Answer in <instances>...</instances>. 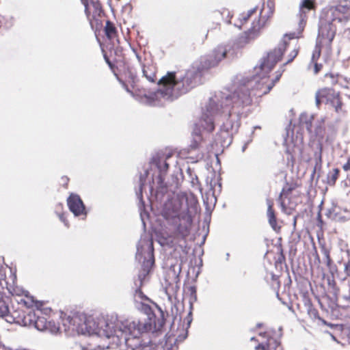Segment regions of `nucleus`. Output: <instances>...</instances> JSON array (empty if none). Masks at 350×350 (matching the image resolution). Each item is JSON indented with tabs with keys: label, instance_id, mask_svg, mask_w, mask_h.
Segmentation results:
<instances>
[{
	"label": "nucleus",
	"instance_id": "8fccbe9b",
	"mask_svg": "<svg viewBox=\"0 0 350 350\" xmlns=\"http://www.w3.org/2000/svg\"><path fill=\"white\" fill-rule=\"evenodd\" d=\"M122 84H123V85H124V87L125 90H126L128 92H129V93H131V94H133L132 92L129 89L128 86H127V85H126L124 82H122Z\"/></svg>",
	"mask_w": 350,
	"mask_h": 350
},
{
	"label": "nucleus",
	"instance_id": "cd10ccee",
	"mask_svg": "<svg viewBox=\"0 0 350 350\" xmlns=\"http://www.w3.org/2000/svg\"><path fill=\"white\" fill-rule=\"evenodd\" d=\"M318 39L319 40V44H317L315 49L312 53L311 61L312 62H317L318 59L319 58L321 55V44L322 43H324L325 44H327L329 46L328 44H327L324 39L319 37V35L318 36Z\"/></svg>",
	"mask_w": 350,
	"mask_h": 350
},
{
	"label": "nucleus",
	"instance_id": "2eb2a0df",
	"mask_svg": "<svg viewBox=\"0 0 350 350\" xmlns=\"http://www.w3.org/2000/svg\"><path fill=\"white\" fill-rule=\"evenodd\" d=\"M202 75L198 72L196 68L195 70H188L185 75L180 79V84L182 83L181 93H186L191 88L195 87L200 81Z\"/></svg>",
	"mask_w": 350,
	"mask_h": 350
},
{
	"label": "nucleus",
	"instance_id": "aec40b11",
	"mask_svg": "<svg viewBox=\"0 0 350 350\" xmlns=\"http://www.w3.org/2000/svg\"><path fill=\"white\" fill-rule=\"evenodd\" d=\"M258 16H260V14H258V8L255 7L246 12L240 14L238 16L237 21L234 23V25L241 29L247 22L251 21L252 23L254 21H257Z\"/></svg>",
	"mask_w": 350,
	"mask_h": 350
},
{
	"label": "nucleus",
	"instance_id": "5701e85b",
	"mask_svg": "<svg viewBox=\"0 0 350 350\" xmlns=\"http://www.w3.org/2000/svg\"><path fill=\"white\" fill-rule=\"evenodd\" d=\"M142 73L143 77H144L149 82L156 83L157 81V67L156 64L152 62H148L143 64Z\"/></svg>",
	"mask_w": 350,
	"mask_h": 350
},
{
	"label": "nucleus",
	"instance_id": "f704fd0d",
	"mask_svg": "<svg viewBox=\"0 0 350 350\" xmlns=\"http://www.w3.org/2000/svg\"><path fill=\"white\" fill-rule=\"evenodd\" d=\"M325 80L329 79V83L331 85H334L338 82V75H334L333 73H327L324 76Z\"/></svg>",
	"mask_w": 350,
	"mask_h": 350
},
{
	"label": "nucleus",
	"instance_id": "864d4df0",
	"mask_svg": "<svg viewBox=\"0 0 350 350\" xmlns=\"http://www.w3.org/2000/svg\"><path fill=\"white\" fill-rule=\"evenodd\" d=\"M170 157H171V155H170V154H167V155L166 156V159H168Z\"/></svg>",
	"mask_w": 350,
	"mask_h": 350
},
{
	"label": "nucleus",
	"instance_id": "f3484780",
	"mask_svg": "<svg viewBox=\"0 0 350 350\" xmlns=\"http://www.w3.org/2000/svg\"><path fill=\"white\" fill-rule=\"evenodd\" d=\"M215 106V102L211 100L206 107V112L203 113L200 119L201 126L208 132H213L215 129L213 115L217 112Z\"/></svg>",
	"mask_w": 350,
	"mask_h": 350
},
{
	"label": "nucleus",
	"instance_id": "393cba45",
	"mask_svg": "<svg viewBox=\"0 0 350 350\" xmlns=\"http://www.w3.org/2000/svg\"><path fill=\"white\" fill-rule=\"evenodd\" d=\"M267 205H268V208H267V214L269 224H270V226H271V228H273V230L274 231H275L276 232H280L281 230V226L278 225V223H277V218H276L275 210L273 208V201L268 200Z\"/></svg>",
	"mask_w": 350,
	"mask_h": 350
},
{
	"label": "nucleus",
	"instance_id": "473e14b6",
	"mask_svg": "<svg viewBox=\"0 0 350 350\" xmlns=\"http://www.w3.org/2000/svg\"><path fill=\"white\" fill-rule=\"evenodd\" d=\"M202 141L203 138L201 135H196L189 146V148L193 150L199 148Z\"/></svg>",
	"mask_w": 350,
	"mask_h": 350
},
{
	"label": "nucleus",
	"instance_id": "7ed1b4c3",
	"mask_svg": "<svg viewBox=\"0 0 350 350\" xmlns=\"http://www.w3.org/2000/svg\"><path fill=\"white\" fill-rule=\"evenodd\" d=\"M191 206L187 208L186 212H183L173 219L174 230L170 234L163 232L159 236V243L162 245L170 247H182L180 243L186 242L187 237L189 235L193 219L190 213V208L196 209L198 201L192 198L190 200Z\"/></svg>",
	"mask_w": 350,
	"mask_h": 350
},
{
	"label": "nucleus",
	"instance_id": "4c0bfd02",
	"mask_svg": "<svg viewBox=\"0 0 350 350\" xmlns=\"http://www.w3.org/2000/svg\"><path fill=\"white\" fill-rule=\"evenodd\" d=\"M157 166L161 174H165L169 168V164L166 162V161H164L163 165H161L159 162L157 163Z\"/></svg>",
	"mask_w": 350,
	"mask_h": 350
},
{
	"label": "nucleus",
	"instance_id": "f03ea898",
	"mask_svg": "<svg viewBox=\"0 0 350 350\" xmlns=\"http://www.w3.org/2000/svg\"><path fill=\"white\" fill-rule=\"evenodd\" d=\"M350 22V0H342L323 13L319 21V37L331 45L337 27H344ZM350 38V28L345 30Z\"/></svg>",
	"mask_w": 350,
	"mask_h": 350
},
{
	"label": "nucleus",
	"instance_id": "a878e982",
	"mask_svg": "<svg viewBox=\"0 0 350 350\" xmlns=\"http://www.w3.org/2000/svg\"><path fill=\"white\" fill-rule=\"evenodd\" d=\"M62 321L64 322V325L68 327V329H70L72 326V329L74 327L77 326L79 320V316L77 314L74 313L72 315L64 314V317H62Z\"/></svg>",
	"mask_w": 350,
	"mask_h": 350
},
{
	"label": "nucleus",
	"instance_id": "ea45409f",
	"mask_svg": "<svg viewBox=\"0 0 350 350\" xmlns=\"http://www.w3.org/2000/svg\"><path fill=\"white\" fill-rule=\"evenodd\" d=\"M104 58H105V62H107V64L109 65V68L112 70V72L115 74V75L116 77H118V75L116 73V66L110 61V59H109V57H107V55L106 54H104Z\"/></svg>",
	"mask_w": 350,
	"mask_h": 350
},
{
	"label": "nucleus",
	"instance_id": "4be33fe9",
	"mask_svg": "<svg viewBox=\"0 0 350 350\" xmlns=\"http://www.w3.org/2000/svg\"><path fill=\"white\" fill-rule=\"evenodd\" d=\"M259 335L267 338V341L259 343L255 347V350H277L280 347V342L275 338L269 336L267 332L260 333Z\"/></svg>",
	"mask_w": 350,
	"mask_h": 350
},
{
	"label": "nucleus",
	"instance_id": "ddd939ff",
	"mask_svg": "<svg viewBox=\"0 0 350 350\" xmlns=\"http://www.w3.org/2000/svg\"><path fill=\"white\" fill-rule=\"evenodd\" d=\"M31 322L27 326H33L39 331H48L52 334H57L59 327L54 322L47 321L44 317L39 316L34 312V318H31Z\"/></svg>",
	"mask_w": 350,
	"mask_h": 350
},
{
	"label": "nucleus",
	"instance_id": "c756f323",
	"mask_svg": "<svg viewBox=\"0 0 350 350\" xmlns=\"http://www.w3.org/2000/svg\"><path fill=\"white\" fill-rule=\"evenodd\" d=\"M312 117H308L307 116H302L300 120V123L302 126L305 127L309 133H312Z\"/></svg>",
	"mask_w": 350,
	"mask_h": 350
},
{
	"label": "nucleus",
	"instance_id": "a18cd8bd",
	"mask_svg": "<svg viewBox=\"0 0 350 350\" xmlns=\"http://www.w3.org/2000/svg\"><path fill=\"white\" fill-rule=\"evenodd\" d=\"M61 180L62 181V184H63L64 187L65 188H67L68 182H69V178L67 176H62L61 178Z\"/></svg>",
	"mask_w": 350,
	"mask_h": 350
},
{
	"label": "nucleus",
	"instance_id": "3c124183",
	"mask_svg": "<svg viewBox=\"0 0 350 350\" xmlns=\"http://www.w3.org/2000/svg\"><path fill=\"white\" fill-rule=\"evenodd\" d=\"M228 123H229V124H230V127L232 128V124H231V123H230V121H228H228L226 122V125H228Z\"/></svg>",
	"mask_w": 350,
	"mask_h": 350
},
{
	"label": "nucleus",
	"instance_id": "72a5a7b5",
	"mask_svg": "<svg viewBox=\"0 0 350 350\" xmlns=\"http://www.w3.org/2000/svg\"><path fill=\"white\" fill-rule=\"evenodd\" d=\"M8 312L9 307L8 304L2 298H0V317L5 318Z\"/></svg>",
	"mask_w": 350,
	"mask_h": 350
},
{
	"label": "nucleus",
	"instance_id": "a19ab883",
	"mask_svg": "<svg viewBox=\"0 0 350 350\" xmlns=\"http://www.w3.org/2000/svg\"><path fill=\"white\" fill-rule=\"evenodd\" d=\"M342 168L345 172H350V156L348 157L347 162L343 164Z\"/></svg>",
	"mask_w": 350,
	"mask_h": 350
},
{
	"label": "nucleus",
	"instance_id": "1a4fd4ad",
	"mask_svg": "<svg viewBox=\"0 0 350 350\" xmlns=\"http://www.w3.org/2000/svg\"><path fill=\"white\" fill-rule=\"evenodd\" d=\"M157 82L160 88L155 92L156 96L169 98L173 96L174 88L180 90V80L177 79L176 72H167Z\"/></svg>",
	"mask_w": 350,
	"mask_h": 350
},
{
	"label": "nucleus",
	"instance_id": "6ab92c4d",
	"mask_svg": "<svg viewBox=\"0 0 350 350\" xmlns=\"http://www.w3.org/2000/svg\"><path fill=\"white\" fill-rule=\"evenodd\" d=\"M67 204L70 211L75 215H85L86 211L80 196L71 193L67 199Z\"/></svg>",
	"mask_w": 350,
	"mask_h": 350
},
{
	"label": "nucleus",
	"instance_id": "603ef678",
	"mask_svg": "<svg viewBox=\"0 0 350 350\" xmlns=\"http://www.w3.org/2000/svg\"><path fill=\"white\" fill-rule=\"evenodd\" d=\"M58 206H59V208H60L61 209L63 208V205H62V204H59Z\"/></svg>",
	"mask_w": 350,
	"mask_h": 350
},
{
	"label": "nucleus",
	"instance_id": "49530a36",
	"mask_svg": "<svg viewBox=\"0 0 350 350\" xmlns=\"http://www.w3.org/2000/svg\"><path fill=\"white\" fill-rule=\"evenodd\" d=\"M5 22H6L5 18L3 16H2L1 14H0V29L5 23Z\"/></svg>",
	"mask_w": 350,
	"mask_h": 350
},
{
	"label": "nucleus",
	"instance_id": "bb28decb",
	"mask_svg": "<svg viewBox=\"0 0 350 350\" xmlns=\"http://www.w3.org/2000/svg\"><path fill=\"white\" fill-rule=\"evenodd\" d=\"M9 275L7 276L6 268L0 265V293H5V288H8Z\"/></svg>",
	"mask_w": 350,
	"mask_h": 350
},
{
	"label": "nucleus",
	"instance_id": "de8ad7c7",
	"mask_svg": "<svg viewBox=\"0 0 350 350\" xmlns=\"http://www.w3.org/2000/svg\"><path fill=\"white\" fill-rule=\"evenodd\" d=\"M59 217L60 220H61L62 221H63V222H64L66 226H68V224H67V222H66V218H65V217H64V215L63 213H62V214H60V215H59Z\"/></svg>",
	"mask_w": 350,
	"mask_h": 350
},
{
	"label": "nucleus",
	"instance_id": "e433bc0d",
	"mask_svg": "<svg viewBox=\"0 0 350 350\" xmlns=\"http://www.w3.org/2000/svg\"><path fill=\"white\" fill-rule=\"evenodd\" d=\"M303 31H300V27H298V31L296 33V32H292V33H286L285 34L284 36V38H288L289 40H292V39H295V38H299V37H301V33H302Z\"/></svg>",
	"mask_w": 350,
	"mask_h": 350
},
{
	"label": "nucleus",
	"instance_id": "423d86ee",
	"mask_svg": "<svg viewBox=\"0 0 350 350\" xmlns=\"http://www.w3.org/2000/svg\"><path fill=\"white\" fill-rule=\"evenodd\" d=\"M228 50L224 46H219L213 49L210 53L202 57L196 68L202 75L212 68L218 66L219 62L226 57Z\"/></svg>",
	"mask_w": 350,
	"mask_h": 350
},
{
	"label": "nucleus",
	"instance_id": "20e7f679",
	"mask_svg": "<svg viewBox=\"0 0 350 350\" xmlns=\"http://www.w3.org/2000/svg\"><path fill=\"white\" fill-rule=\"evenodd\" d=\"M275 12V4L273 1L269 0L267 5H263L260 11H258V14L260 16L258 17L257 21H254L252 27L248 31L245 32V42L255 39L258 35L260 30L266 26L272 18Z\"/></svg>",
	"mask_w": 350,
	"mask_h": 350
},
{
	"label": "nucleus",
	"instance_id": "b1692460",
	"mask_svg": "<svg viewBox=\"0 0 350 350\" xmlns=\"http://www.w3.org/2000/svg\"><path fill=\"white\" fill-rule=\"evenodd\" d=\"M105 35L108 40L111 43L119 42L118 40V31L116 23L107 20L103 29Z\"/></svg>",
	"mask_w": 350,
	"mask_h": 350
},
{
	"label": "nucleus",
	"instance_id": "9d476101",
	"mask_svg": "<svg viewBox=\"0 0 350 350\" xmlns=\"http://www.w3.org/2000/svg\"><path fill=\"white\" fill-rule=\"evenodd\" d=\"M165 323L164 314L161 311L160 317L157 318L154 314L152 317L144 318V319L133 321V327L137 329L139 333L152 332H156L160 331Z\"/></svg>",
	"mask_w": 350,
	"mask_h": 350
},
{
	"label": "nucleus",
	"instance_id": "412c9836",
	"mask_svg": "<svg viewBox=\"0 0 350 350\" xmlns=\"http://www.w3.org/2000/svg\"><path fill=\"white\" fill-rule=\"evenodd\" d=\"M16 301L18 306L26 308H36L40 310L43 305L41 301L36 300L34 297L31 295L27 291L26 293L23 295L19 299H16Z\"/></svg>",
	"mask_w": 350,
	"mask_h": 350
},
{
	"label": "nucleus",
	"instance_id": "2f4dec72",
	"mask_svg": "<svg viewBox=\"0 0 350 350\" xmlns=\"http://www.w3.org/2000/svg\"><path fill=\"white\" fill-rule=\"evenodd\" d=\"M307 303H308V313L309 314V316L314 319H319V312L318 310L313 306L311 301L309 299H307Z\"/></svg>",
	"mask_w": 350,
	"mask_h": 350
},
{
	"label": "nucleus",
	"instance_id": "c03bdc74",
	"mask_svg": "<svg viewBox=\"0 0 350 350\" xmlns=\"http://www.w3.org/2000/svg\"><path fill=\"white\" fill-rule=\"evenodd\" d=\"M345 272L347 276H350V260L345 264Z\"/></svg>",
	"mask_w": 350,
	"mask_h": 350
},
{
	"label": "nucleus",
	"instance_id": "7c9ffc66",
	"mask_svg": "<svg viewBox=\"0 0 350 350\" xmlns=\"http://www.w3.org/2000/svg\"><path fill=\"white\" fill-rule=\"evenodd\" d=\"M299 49H300L299 46L295 47L293 49V50L292 51H291V53L288 54V60L286 61V62L283 64L280 68H282L285 70V68H284L285 66L291 63L294 60V59L298 55Z\"/></svg>",
	"mask_w": 350,
	"mask_h": 350
},
{
	"label": "nucleus",
	"instance_id": "09e8293b",
	"mask_svg": "<svg viewBox=\"0 0 350 350\" xmlns=\"http://www.w3.org/2000/svg\"><path fill=\"white\" fill-rule=\"evenodd\" d=\"M229 135V133H228V127L226 129V131H224V130H221V135Z\"/></svg>",
	"mask_w": 350,
	"mask_h": 350
},
{
	"label": "nucleus",
	"instance_id": "f8f14e48",
	"mask_svg": "<svg viewBox=\"0 0 350 350\" xmlns=\"http://www.w3.org/2000/svg\"><path fill=\"white\" fill-rule=\"evenodd\" d=\"M34 318V312H25L19 307L9 310V312L5 317V319L10 323H16L22 326H27L31 322V319Z\"/></svg>",
	"mask_w": 350,
	"mask_h": 350
},
{
	"label": "nucleus",
	"instance_id": "9b49d317",
	"mask_svg": "<svg viewBox=\"0 0 350 350\" xmlns=\"http://www.w3.org/2000/svg\"><path fill=\"white\" fill-rule=\"evenodd\" d=\"M249 86V84L241 85L230 95L232 108L243 109L251 105L252 98Z\"/></svg>",
	"mask_w": 350,
	"mask_h": 350
},
{
	"label": "nucleus",
	"instance_id": "4468645a",
	"mask_svg": "<svg viewBox=\"0 0 350 350\" xmlns=\"http://www.w3.org/2000/svg\"><path fill=\"white\" fill-rule=\"evenodd\" d=\"M154 264V258L152 252L148 260H144L138 271L137 279L135 280V285L142 287L144 282L148 281L149 275Z\"/></svg>",
	"mask_w": 350,
	"mask_h": 350
},
{
	"label": "nucleus",
	"instance_id": "0eeeda50",
	"mask_svg": "<svg viewBox=\"0 0 350 350\" xmlns=\"http://www.w3.org/2000/svg\"><path fill=\"white\" fill-rule=\"evenodd\" d=\"M85 8V14L90 26L97 29L102 25L100 18L105 13L99 0H81Z\"/></svg>",
	"mask_w": 350,
	"mask_h": 350
},
{
	"label": "nucleus",
	"instance_id": "c85d7f7f",
	"mask_svg": "<svg viewBox=\"0 0 350 350\" xmlns=\"http://www.w3.org/2000/svg\"><path fill=\"white\" fill-rule=\"evenodd\" d=\"M340 175V170L338 168H334L327 174V183L329 185H334Z\"/></svg>",
	"mask_w": 350,
	"mask_h": 350
},
{
	"label": "nucleus",
	"instance_id": "f257e3e1",
	"mask_svg": "<svg viewBox=\"0 0 350 350\" xmlns=\"http://www.w3.org/2000/svg\"><path fill=\"white\" fill-rule=\"evenodd\" d=\"M287 47L288 43L284 40L277 47L270 51L267 55L261 59L260 65L255 68L256 75L251 81L248 82V84L250 85L249 88L250 86L252 87V85L250 83L254 81L255 85L253 90L256 91L258 96H260L268 94L275 83L280 81L284 72V68H279L275 72L273 79H271L268 75L275 67L276 64L282 60Z\"/></svg>",
	"mask_w": 350,
	"mask_h": 350
},
{
	"label": "nucleus",
	"instance_id": "6e6552de",
	"mask_svg": "<svg viewBox=\"0 0 350 350\" xmlns=\"http://www.w3.org/2000/svg\"><path fill=\"white\" fill-rule=\"evenodd\" d=\"M297 185L296 183H286L282 188L278 198L282 211L287 215H291L297 205V196L293 194Z\"/></svg>",
	"mask_w": 350,
	"mask_h": 350
},
{
	"label": "nucleus",
	"instance_id": "dca6fc26",
	"mask_svg": "<svg viewBox=\"0 0 350 350\" xmlns=\"http://www.w3.org/2000/svg\"><path fill=\"white\" fill-rule=\"evenodd\" d=\"M9 282L8 283V288H5V293H1L4 295H11L16 299H19L23 295L26 293V290L23 287L19 286L16 284V274L14 273L11 269L9 270Z\"/></svg>",
	"mask_w": 350,
	"mask_h": 350
},
{
	"label": "nucleus",
	"instance_id": "5fc2aeb1",
	"mask_svg": "<svg viewBox=\"0 0 350 350\" xmlns=\"http://www.w3.org/2000/svg\"><path fill=\"white\" fill-rule=\"evenodd\" d=\"M251 340H255V338H252Z\"/></svg>",
	"mask_w": 350,
	"mask_h": 350
},
{
	"label": "nucleus",
	"instance_id": "37998d69",
	"mask_svg": "<svg viewBox=\"0 0 350 350\" xmlns=\"http://www.w3.org/2000/svg\"><path fill=\"white\" fill-rule=\"evenodd\" d=\"M314 63V74H317L323 68V65L321 64H318L317 62Z\"/></svg>",
	"mask_w": 350,
	"mask_h": 350
},
{
	"label": "nucleus",
	"instance_id": "39448f33",
	"mask_svg": "<svg viewBox=\"0 0 350 350\" xmlns=\"http://www.w3.org/2000/svg\"><path fill=\"white\" fill-rule=\"evenodd\" d=\"M315 102L318 108L322 103L331 105L337 113L344 114L345 111L343 109L344 104L339 92L333 88H323L318 90L315 94Z\"/></svg>",
	"mask_w": 350,
	"mask_h": 350
},
{
	"label": "nucleus",
	"instance_id": "c9c22d12",
	"mask_svg": "<svg viewBox=\"0 0 350 350\" xmlns=\"http://www.w3.org/2000/svg\"><path fill=\"white\" fill-rule=\"evenodd\" d=\"M172 342L175 343V341L172 340L170 337L167 338L165 343V350H177L178 347L176 345H172Z\"/></svg>",
	"mask_w": 350,
	"mask_h": 350
},
{
	"label": "nucleus",
	"instance_id": "a211bd4d",
	"mask_svg": "<svg viewBox=\"0 0 350 350\" xmlns=\"http://www.w3.org/2000/svg\"><path fill=\"white\" fill-rule=\"evenodd\" d=\"M315 0H302L299 5V18L300 31H304L308 19L307 14L316 10Z\"/></svg>",
	"mask_w": 350,
	"mask_h": 350
},
{
	"label": "nucleus",
	"instance_id": "79ce46f5",
	"mask_svg": "<svg viewBox=\"0 0 350 350\" xmlns=\"http://www.w3.org/2000/svg\"><path fill=\"white\" fill-rule=\"evenodd\" d=\"M136 290H135V295H137L139 297H140L141 299H144V297H146V296L144 295L142 291V287H139V286H136Z\"/></svg>",
	"mask_w": 350,
	"mask_h": 350
},
{
	"label": "nucleus",
	"instance_id": "58836bf2",
	"mask_svg": "<svg viewBox=\"0 0 350 350\" xmlns=\"http://www.w3.org/2000/svg\"><path fill=\"white\" fill-rule=\"evenodd\" d=\"M322 152H323V145L322 144H319V151L314 153L315 159L318 161L319 163H322Z\"/></svg>",
	"mask_w": 350,
	"mask_h": 350
}]
</instances>
